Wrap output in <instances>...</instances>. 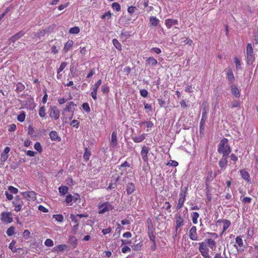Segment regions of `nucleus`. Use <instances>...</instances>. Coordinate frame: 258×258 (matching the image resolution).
I'll use <instances>...</instances> for the list:
<instances>
[{"label":"nucleus","mask_w":258,"mask_h":258,"mask_svg":"<svg viewBox=\"0 0 258 258\" xmlns=\"http://www.w3.org/2000/svg\"><path fill=\"white\" fill-rule=\"evenodd\" d=\"M187 191V187H181L180 192L179 193V198H183L185 199Z\"/></svg>","instance_id":"obj_36"},{"label":"nucleus","mask_w":258,"mask_h":258,"mask_svg":"<svg viewBox=\"0 0 258 258\" xmlns=\"http://www.w3.org/2000/svg\"><path fill=\"white\" fill-rule=\"evenodd\" d=\"M149 23L152 26H157L160 23V20L156 17L151 16L149 18Z\"/></svg>","instance_id":"obj_27"},{"label":"nucleus","mask_w":258,"mask_h":258,"mask_svg":"<svg viewBox=\"0 0 258 258\" xmlns=\"http://www.w3.org/2000/svg\"><path fill=\"white\" fill-rule=\"evenodd\" d=\"M111 16H112V13H111V12L110 11H109L106 12L104 15H103L101 17V18L102 19H104L106 18H107L108 19H110V18H111Z\"/></svg>","instance_id":"obj_58"},{"label":"nucleus","mask_w":258,"mask_h":258,"mask_svg":"<svg viewBox=\"0 0 258 258\" xmlns=\"http://www.w3.org/2000/svg\"><path fill=\"white\" fill-rule=\"evenodd\" d=\"M235 242L236 244H234V246L238 251H243L244 250V244L243 242V240L242 239V237L240 236H237L235 238Z\"/></svg>","instance_id":"obj_11"},{"label":"nucleus","mask_w":258,"mask_h":258,"mask_svg":"<svg viewBox=\"0 0 258 258\" xmlns=\"http://www.w3.org/2000/svg\"><path fill=\"white\" fill-rule=\"evenodd\" d=\"M11 212H2L1 214V220L3 222L6 223H10L13 222V219L12 217Z\"/></svg>","instance_id":"obj_8"},{"label":"nucleus","mask_w":258,"mask_h":258,"mask_svg":"<svg viewBox=\"0 0 258 258\" xmlns=\"http://www.w3.org/2000/svg\"><path fill=\"white\" fill-rule=\"evenodd\" d=\"M148 94V92L146 89H142L140 90V95L143 97H147Z\"/></svg>","instance_id":"obj_64"},{"label":"nucleus","mask_w":258,"mask_h":258,"mask_svg":"<svg viewBox=\"0 0 258 258\" xmlns=\"http://www.w3.org/2000/svg\"><path fill=\"white\" fill-rule=\"evenodd\" d=\"M117 144V133L115 132H113L111 134V141H110V146L114 148L116 146Z\"/></svg>","instance_id":"obj_23"},{"label":"nucleus","mask_w":258,"mask_h":258,"mask_svg":"<svg viewBox=\"0 0 258 258\" xmlns=\"http://www.w3.org/2000/svg\"><path fill=\"white\" fill-rule=\"evenodd\" d=\"M79 122L77 120H73L71 122V125L73 126L74 127H75L76 128H78L79 126Z\"/></svg>","instance_id":"obj_63"},{"label":"nucleus","mask_w":258,"mask_h":258,"mask_svg":"<svg viewBox=\"0 0 258 258\" xmlns=\"http://www.w3.org/2000/svg\"><path fill=\"white\" fill-rule=\"evenodd\" d=\"M51 31V28L50 27H48L42 31H40L38 32H37L36 34H35V36L37 37H39L40 38L41 37H43L45 36V35L46 34H47V33H49Z\"/></svg>","instance_id":"obj_26"},{"label":"nucleus","mask_w":258,"mask_h":258,"mask_svg":"<svg viewBox=\"0 0 258 258\" xmlns=\"http://www.w3.org/2000/svg\"><path fill=\"white\" fill-rule=\"evenodd\" d=\"M68 63L66 61L62 62L59 66V67L57 69V78L59 79L61 77V75L59 74L60 72H61L64 68L67 67Z\"/></svg>","instance_id":"obj_22"},{"label":"nucleus","mask_w":258,"mask_h":258,"mask_svg":"<svg viewBox=\"0 0 258 258\" xmlns=\"http://www.w3.org/2000/svg\"><path fill=\"white\" fill-rule=\"evenodd\" d=\"M175 222L176 225L175 228L176 231H177L180 227L184 225V220L180 215H176Z\"/></svg>","instance_id":"obj_13"},{"label":"nucleus","mask_w":258,"mask_h":258,"mask_svg":"<svg viewBox=\"0 0 258 258\" xmlns=\"http://www.w3.org/2000/svg\"><path fill=\"white\" fill-rule=\"evenodd\" d=\"M101 91L104 94H108L109 92V87L107 85H103L101 87Z\"/></svg>","instance_id":"obj_55"},{"label":"nucleus","mask_w":258,"mask_h":258,"mask_svg":"<svg viewBox=\"0 0 258 258\" xmlns=\"http://www.w3.org/2000/svg\"><path fill=\"white\" fill-rule=\"evenodd\" d=\"M99 214H103L112 211L114 209L113 206L109 202H106L98 205Z\"/></svg>","instance_id":"obj_4"},{"label":"nucleus","mask_w":258,"mask_h":258,"mask_svg":"<svg viewBox=\"0 0 258 258\" xmlns=\"http://www.w3.org/2000/svg\"><path fill=\"white\" fill-rule=\"evenodd\" d=\"M38 113L39 115L42 118H44L46 116V109L44 106H41L39 108Z\"/></svg>","instance_id":"obj_40"},{"label":"nucleus","mask_w":258,"mask_h":258,"mask_svg":"<svg viewBox=\"0 0 258 258\" xmlns=\"http://www.w3.org/2000/svg\"><path fill=\"white\" fill-rule=\"evenodd\" d=\"M197 227L192 226L189 231V237L192 240H198L199 236L197 232Z\"/></svg>","instance_id":"obj_12"},{"label":"nucleus","mask_w":258,"mask_h":258,"mask_svg":"<svg viewBox=\"0 0 258 258\" xmlns=\"http://www.w3.org/2000/svg\"><path fill=\"white\" fill-rule=\"evenodd\" d=\"M59 110L56 106H51L49 109V117L53 120H56L59 117Z\"/></svg>","instance_id":"obj_6"},{"label":"nucleus","mask_w":258,"mask_h":258,"mask_svg":"<svg viewBox=\"0 0 258 258\" xmlns=\"http://www.w3.org/2000/svg\"><path fill=\"white\" fill-rule=\"evenodd\" d=\"M49 136L53 141H55L58 138L57 132L55 131H51L49 133Z\"/></svg>","instance_id":"obj_53"},{"label":"nucleus","mask_w":258,"mask_h":258,"mask_svg":"<svg viewBox=\"0 0 258 258\" xmlns=\"http://www.w3.org/2000/svg\"><path fill=\"white\" fill-rule=\"evenodd\" d=\"M135 185L134 183L129 182L127 184L126 187V191L128 195H130L133 193L135 191Z\"/></svg>","instance_id":"obj_21"},{"label":"nucleus","mask_w":258,"mask_h":258,"mask_svg":"<svg viewBox=\"0 0 258 258\" xmlns=\"http://www.w3.org/2000/svg\"><path fill=\"white\" fill-rule=\"evenodd\" d=\"M74 44V41L72 40H69L65 44L63 48V51L67 53Z\"/></svg>","instance_id":"obj_25"},{"label":"nucleus","mask_w":258,"mask_h":258,"mask_svg":"<svg viewBox=\"0 0 258 258\" xmlns=\"http://www.w3.org/2000/svg\"><path fill=\"white\" fill-rule=\"evenodd\" d=\"M112 43L114 47L119 51L122 49L121 43L115 38L112 40Z\"/></svg>","instance_id":"obj_38"},{"label":"nucleus","mask_w":258,"mask_h":258,"mask_svg":"<svg viewBox=\"0 0 258 258\" xmlns=\"http://www.w3.org/2000/svg\"><path fill=\"white\" fill-rule=\"evenodd\" d=\"M149 151L150 149L148 147L146 146L145 145H143L142 147L141 155L144 162L147 163L149 161L148 155L149 153Z\"/></svg>","instance_id":"obj_9"},{"label":"nucleus","mask_w":258,"mask_h":258,"mask_svg":"<svg viewBox=\"0 0 258 258\" xmlns=\"http://www.w3.org/2000/svg\"><path fill=\"white\" fill-rule=\"evenodd\" d=\"M228 143V139L223 138L218 145V152L219 153L222 154V156H228L231 152V149Z\"/></svg>","instance_id":"obj_1"},{"label":"nucleus","mask_w":258,"mask_h":258,"mask_svg":"<svg viewBox=\"0 0 258 258\" xmlns=\"http://www.w3.org/2000/svg\"><path fill=\"white\" fill-rule=\"evenodd\" d=\"M143 246V242L140 241L138 243L134 244L132 245V248L135 251H139L141 249L142 247Z\"/></svg>","instance_id":"obj_39"},{"label":"nucleus","mask_w":258,"mask_h":258,"mask_svg":"<svg viewBox=\"0 0 258 258\" xmlns=\"http://www.w3.org/2000/svg\"><path fill=\"white\" fill-rule=\"evenodd\" d=\"M207 119V111L205 108L202 111V117L200 123V130L201 132L202 130H204V125L205 123L206 120Z\"/></svg>","instance_id":"obj_15"},{"label":"nucleus","mask_w":258,"mask_h":258,"mask_svg":"<svg viewBox=\"0 0 258 258\" xmlns=\"http://www.w3.org/2000/svg\"><path fill=\"white\" fill-rule=\"evenodd\" d=\"M234 62L235 63V67H236V69L237 70H241V61H240V59L238 58L235 57L234 58Z\"/></svg>","instance_id":"obj_51"},{"label":"nucleus","mask_w":258,"mask_h":258,"mask_svg":"<svg viewBox=\"0 0 258 258\" xmlns=\"http://www.w3.org/2000/svg\"><path fill=\"white\" fill-rule=\"evenodd\" d=\"M151 52H154L156 54H160L161 52V50L160 48L158 47H153L151 49Z\"/></svg>","instance_id":"obj_60"},{"label":"nucleus","mask_w":258,"mask_h":258,"mask_svg":"<svg viewBox=\"0 0 258 258\" xmlns=\"http://www.w3.org/2000/svg\"><path fill=\"white\" fill-rule=\"evenodd\" d=\"M68 241L74 248L76 247L78 244V239L74 236H70Z\"/></svg>","instance_id":"obj_31"},{"label":"nucleus","mask_w":258,"mask_h":258,"mask_svg":"<svg viewBox=\"0 0 258 258\" xmlns=\"http://www.w3.org/2000/svg\"><path fill=\"white\" fill-rule=\"evenodd\" d=\"M26 118V113L24 111H22L17 116V120L20 122H23Z\"/></svg>","instance_id":"obj_42"},{"label":"nucleus","mask_w":258,"mask_h":258,"mask_svg":"<svg viewBox=\"0 0 258 258\" xmlns=\"http://www.w3.org/2000/svg\"><path fill=\"white\" fill-rule=\"evenodd\" d=\"M147 64H148L149 65L152 66V67H155L158 62L156 59L153 58V57H150L146 60Z\"/></svg>","instance_id":"obj_33"},{"label":"nucleus","mask_w":258,"mask_h":258,"mask_svg":"<svg viewBox=\"0 0 258 258\" xmlns=\"http://www.w3.org/2000/svg\"><path fill=\"white\" fill-rule=\"evenodd\" d=\"M216 176L217 174L213 173L212 171L208 172L206 177V183L212 181Z\"/></svg>","instance_id":"obj_32"},{"label":"nucleus","mask_w":258,"mask_h":258,"mask_svg":"<svg viewBox=\"0 0 258 258\" xmlns=\"http://www.w3.org/2000/svg\"><path fill=\"white\" fill-rule=\"evenodd\" d=\"M91 155V152L87 148H85V153L83 155V158L84 161H87L89 160L90 156Z\"/></svg>","instance_id":"obj_44"},{"label":"nucleus","mask_w":258,"mask_h":258,"mask_svg":"<svg viewBox=\"0 0 258 258\" xmlns=\"http://www.w3.org/2000/svg\"><path fill=\"white\" fill-rule=\"evenodd\" d=\"M185 200V199L179 198L178 204L176 207L177 211L180 210L183 206Z\"/></svg>","instance_id":"obj_41"},{"label":"nucleus","mask_w":258,"mask_h":258,"mask_svg":"<svg viewBox=\"0 0 258 258\" xmlns=\"http://www.w3.org/2000/svg\"><path fill=\"white\" fill-rule=\"evenodd\" d=\"M227 157L226 156H222V158L219 162V165L220 167L222 169L227 165Z\"/></svg>","instance_id":"obj_28"},{"label":"nucleus","mask_w":258,"mask_h":258,"mask_svg":"<svg viewBox=\"0 0 258 258\" xmlns=\"http://www.w3.org/2000/svg\"><path fill=\"white\" fill-rule=\"evenodd\" d=\"M148 232H154L155 229L151 219L150 218L147 219Z\"/></svg>","instance_id":"obj_34"},{"label":"nucleus","mask_w":258,"mask_h":258,"mask_svg":"<svg viewBox=\"0 0 258 258\" xmlns=\"http://www.w3.org/2000/svg\"><path fill=\"white\" fill-rule=\"evenodd\" d=\"M82 108L83 109L87 112H89L90 111V108L88 103H84L82 104Z\"/></svg>","instance_id":"obj_57"},{"label":"nucleus","mask_w":258,"mask_h":258,"mask_svg":"<svg viewBox=\"0 0 258 258\" xmlns=\"http://www.w3.org/2000/svg\"><path fill=\"white\" fill-rule=\"evenodd\" d=\"M154 232H148V236L149 237L150 240L153 242L154 244L155 248L156 247V243H155V236L154 234Z\"/></svg>","instance_id":"obj_50"},{"label":"nucleus","mask_w":258,"mask_h":258,"mask_svg":"<svg viewBox=\"0 0 258 258\" xmlns=\"http://www.w3.org/2000/svg\"><path fill=\"white\" fill-rule=\"evenodd\" d=\"M68 247L67 245L65 244H59L57 246H54L52 249V251L54 252H58L60 251H62L66 250Z\"/></svg>","instance_id":"obj_20"},{"label":"nucleus","mask_w":258,"mask_h":258,"mask_svg":"<svg viewBox=\"0 0 258 258\" xmlns=\"http://www.w3.org/2000/svg\"><path fill=\"white\" fill-rule=\"evenodd\" d=\"M8 189L11 193H13V194H17L18 192V188H17L14 186H10L8 188Z\"/></svg>","instance_id":"obj_59"},{"label":"nucleus","mask_w":258,"mask_h":258,"mask_svg":"<svg viewBox=\"0 0 258 258\" xmlns=\"http://www.w3.org/2000/svg\"><path fill=\"white\" fill-rule=\"evenodd\" d=\"M240 173L241 177L247 182H250V176L248 172L245 169H241L240 170Z\"/></svg>","instance_id":"obj_24"},{"label":"nucleus","mask_w":258,"mask_h":258,"mask_svg":"<svg viewBox=\"0 0 258 258\" xmlns=\"http://www.w3.org/2000/svg\"><path fill=\"white\" fill-rule=\"evenodd\" d=\"M80 31L78 27H74L70 29L69 33L71 34H78Z\"/></svg>","instance_id":"obj_52"},{"label":"nucleus","mask_w":258,"mask_h":258,"mask_svg":"<svg viewBox=\"0 0 258 258\" xmlns=\"http://www.w3.org/2000/svg\"><path fill=\"white\" fill-rule=\"evenodd\" d=\"M34 149L38 152L39 153H41L42 152V147L41 145V144L37 142L34 146Z\"/></svg>","instance_id":"obj_49"},{"label":"nucleus","mask_w":258,"mask_h":258,"mask_svg":"<svg viewBox=\"0 0 258 258\" xmlns=\"http://www.w3.org/2000/svg\"><path fill=\"white\" fill-rule=\"evenodd\" d=\"M246 62L248 64H252L255 61V53L251 43H248L246 48Z\"/></svg>","instance_id":"obj_2"},{"label":"nucleus","mask_w":258,"mask_h":258,"mask_svg":"<svg viewBox=\"0 0 258 258\" xmlns=\"http://www.w3.org/2000/svg\"><path fill=\"white\" fill-rule=\"evenodd\" d=\"M111 7L112 9L116 12H119L120 11V6L118 3H113L111 5Z\"/></svg>","instance_id":"obj_54"},{"label":"nucleus","mask_w":258,"mask_h":258,"mask_svg":"<svg viewBox=\"0 0 258 258\" xmlns=\"http://www.w3.org/2000/svg\"><path fill=\"white\" fill-rule=\"evenodd\" d=\"M191 217L194 224L198 223V219L199 217V214L197 212H193L191 213Z\"/></svg>","instance_id":"obj_35"},{"label":"nucleus","mask_w":258,"mask_h":258,"mask_svg":"<svg viewBox=\"0 0 258 258\" xmlns=\"http://www.w3.org/2000/svg\"><path fill=\"white\" fill-rule=\"evenodd\" d=\"M23 35L22 32H19L10 38V40L12 42H15L16 41L20 39Z\"/></svg>","instance_id":"obj_37"},{"label":"nucleus","mask_w":258,"mask_h":258,"mask_svg":"<svg viewBox=\"0 0 258 258\" xmlns=\"http://www.w3.org/2000/svg\"><path fill=\"white\" fill-rule=\"evenodd\" d=\"M217 223H223V230L221 233V235H222L225 231L229 228L230 226L231 223L230 221L227 219H219L217 222Z\"/></svg>","instance_id":"obj_14"},{"label":"nucleus","mask_w":258,"mask_h":258,"mask_svg":"<svg viewBox=\"0 0 258 258\" xmlns=\"http://www.w3.org/2000/svg\"><path fill=\"white\" fill-rule=\"evenodd\" d=\"M205 242L212 250H215L216 248V241L211 238H207L205 240Z\"/></svg>","instance_id":"obj_18"},{"label":"nucleus","mask_w":258,"mask_h":258,"mask_svg":"<svg viewBox=\"0 0 258 258\" xmlns=\"http://www.w3.org/2000/svg\"><path fill=\"white\" fill-rule=\"evenodd\" d=\"M69 5H70V3H69V2H68L66 4H61V5L58 6V9L59 11H61V10H63L64 9L66 8L67 7H68Z\"/></svg>","instance_id":"obj_62"},{"label":"nucleus","mask_w":258,"mask_h":258,"mask_svg":"<svg viewBox=\"0 0 258 258\" xmlns=\"http://www.w3.org/2000/svg\"><path fill=\"white\" fill-rule=\"evenodd\" d=\"M16 243V241L14 240H13L9 245V248L12 250L13 252H16L17 251V249H19L16 248V247L15 246Z\"/></svg>","instance_id":"obj_45"},{"label":"nucleus","mask_w":258,"mask_h":258,"mask_svg":"<svg viewBox=\"0 0 258 258\" xmlns=\"http://www.w3.org/2000/svg\"><path fill=\"white\" fill-rule=\"evenodd\" d=\"M70 218L72 222H74L75 224H79L78 220L77 219V217L74 214H71Z\"/></svg>","instance_id":"obj_61"},{"label":"nucleus","mask_w":258,"mask_h":258,"mask_svg":"<svg viewBox=\"0 0 258 258\" xmlns=\"http://www.w3.org/2000/svg\"><path fill=\"white\" fill-rule=\"evenodd\" d=\"M68 187L67 186H61L58 188V190L61 195H64L68 192Z\"/></svg>","instance_id":"obj_46"},{"label":"nucleus","mask_w":258,"mask_h":258,"mask_svg":"<svg viewBox=\"0 0 258 258\" xmlns=\"http://www.w3.org/2000/svg\"><path fill=\"white\" fill-rule=\"evenodd\" d=\"M178 23V21L174 19H167L165 21V25L168 29L171 28L172 26L177 25Z\"/></svg>","instance_id":"obj_16"},{"label":"nucleus","mask_w":258,"mask_h":258,"mask_svg":"<svg viewBox=\"0 0 258 258\" xmlns=\"http://www.w3.org/2000/svg\"><path fill=\"white\" fill-rule=\"evenodd\" d=\"M21 194L25 199L29 202L34 201L36 199V194L33 190L21 192Z\"/></svg>","instance_id":"obj_7"},{"label":"nucleus","mask_w":258,"mask_h":258,"mask_svg":"<svg viewBox=\"0 0 258 258\" xmlns=\"http://www.w3.org/2000/svg\"><path fill=\"white\" fill-rule=\"evenodd\" d=\"M52 218L58 222H61L63 221V217L61 214L53 215Z\"/></svg>","instance_id":"obj_47"},{"label":"nucleus","mask_w":258,"mask_h":258,"mask_svg":"<svg viewBox=\"0 0 258 258\" xmlns=\"http://www.w3.org/2000/svg\"><path fill=\"white\" fill-rule=\"evenodd\" d=\"M199 250L203 258H211L209 248L205 242H199Z\"/></svg>","instance_id":"obj_3"},{"label":"nucleus","mask_w":258,"mask_h":258,"mask_svg":"<svg viewBox=\"0 0 258 258\" xmlns=\"http://www.w3.org/2000/svg\"><path fill=\"white\" fill-rule=\"evenodd\" d=\"M76 106V104L73 101L69 102L67 104L65 108L64 109V111L66 112H73Z\"/></svg>","instance_id":"obj_19"},{"label":"nucleus","mask_w":258,"mask_h":258,"mask_svg":"<svg viewBox=\"0 0 258 258\" xmlns=\"http://www.w3.org/2000/svg\"><path fill=\"white\" fill-rule=\"evenodd\" d=\"M102 81L101 79L98 80L93 87L92 90L91 92V95L94 100L97 99V93L99 87L101 84Z\"/></svg>","instance_id":"obj_10"},{"label":"nucleus","mask_w":258,"mask_h":258,"mask_svg":"<svg viewBox=\"0 0 258 258\" xmlns=\"http://www.w3.org/2000/svg\"><path fill=\"white\" fill-rule=\"evenodd\" d=\"M44 244L46 246L51 247L53 245V241L51 239H47L45 242Z\"/></svg>","instance_id":"obj_56"},{"label":"nucleus","mask_w":258,"mask_h":258,"mask_svg":"<svg viewBox=\"0 0 258 258\" xmlns=\"http://www.w3.org/2000/svg\"><path fill=\"white\" fill-rule=\"evenodd\" d=\"M226 75L229 81L232 82L234 80L235 78L232 71L230 68H227L226 69Z\"/></svg>","instance_id":"obj_30"},{"label":"nucleus","mask_w":258,"mask_h":258,"mask_svg":"<svg viewBox=\"0 0 258 258\" xmlns=\"http://www.w3.org/2000/svg\"><path fill=\"white\" fill-rule=\"evenodd\" d=\"M15 228L14 226H11L9 227L6 233L9 236H11L15 234Z\"/></svg>","instance_id":"obj_48"},{"label":"nucleus","mask_w":258,"mask_h":258,"mask_svg":"<svg viewBox=\"0 0 258 258\" xmlns=\"http://www.w3.org/2000/svg\"><path fill=\"white\" fill-rule=\"evenodd\" d=\"M231 91L232 94L236 97L238 98L240 96V92L239 89L235 85L231 86Z\"/></svg>","instance_id":"obj_29"},{"label":"nucleus","mask_w":258,"mask_h":258,"mask_svg":"<svg viewBox=\"0 0 258 258\" xmlns=\"http://www.w3.org/2000/svg\"><path fill=\"white\" fill-rule=\"evenodd\" d=\"M73 200V196L69 194L66 196V198L65 200V202H66V204L68 206H71L72 205V201Z\"/></svg>","instance_id":"obj_43"},{"label":"nucleus","mask_w":258,"mask_h":258,"mask_svg":"<svg viewBox=\"0 0 258 258\" xmlns=\"http://www.w3.org/2000/svg\"><path fill=\"white\" fill-rule=\"evenodd\" d=\"M146 134L143 133L140 136H136L132 137L133 141L136 143H140L142 142L146 138Z\"/></svg>","instance_id":"obj_17"},{"label":"nucleus","mask_w":258,"mask_h":258,"mask_svg":"<svg viewBox=\"0 0 258 258\" xmlns=\"http://www.w3.org/2000/svg\"><path fill=\"white\" fill-rule=\"evenodd\" d=\"M13 204L15 207V211L18 212L22 210L24 203L22 199L19 196H16L13 201Z\"/></svg>","instance_id":"obj_5"}]
</instances>
